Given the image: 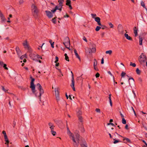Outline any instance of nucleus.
Wrapping results in <instances>:
<instances>
[{
    "instance_id": "obj_1",
    "label": "nucleus",
    "mask_w": 147,
    "mask_h": 147,
    "mask_svg": "<svg viewBox=\"0 0 147 147\" xmlns=\"http://www.w3.org/2000/svg\"><path fill=\"white\" fill-rule=\"evenodd\" d=\"M35 81L34 78H32L31 80L30 83V88H31L32 93L34 94L36 96H37V94L36 93L35 86L34 84V82Z\"/></svg>"
},
{
    "instance_id": "obj_2",
    "label": "nucleus",
    "mask_w": 147,
    "mask_h": 147,
    "mask_svg": "<svg viewBox=\"0 0 147 147\" xmlns=\"http://www.w3.org/2000/svg\"><path fill=\"white\" fill-rule=\"evenodd\" d=\"M146 56L144 55V54L143 53H142L141 55L138 58V60L140 63L142 64L146 60Z\"/></svg>"
},
{
    "instance_id": "obj_3",
    "label": "nucleus",
    "mask_w": 147,
    "mask_h": 147,
    "mask_svg": "<svg viewBox=\"0 0 147 147\" xmlns=\"http://www.w3.org/2000/svg\"><path fill=\"white\" fill-rule=\"evenodd\" d=\"M37 89L39 91V97L40 100H41V96L42 94L44 93V90L42 88V87L39 83H38L36 85Z\"/></svg>"
},
{
    "instance_id": "obj_4",
    "label": "nucleus",
    "mask_w": 147,
    "mask_h": 147,
    "mask_svg": "<svg viewBox=\"0 0 147 147\" xmlns=\"http://www.w3.org/2000/svg\"><path fill=\"white\" fill-rule=\"evenodd\" d=\"M32 10L33 11L34 14H33V16H35V15L37 16L39 11L37 7L34 4H32L31 5Z\"/></svg>"
},
{
    "instance_id": "obj_5",
    "label": "nucleus",
    "mask_w": 147,
    "mask_h": 147,
    "mask_svg": "<svg viewBox=\"0 0 147 147\" xmlns=\"http://www.w3.org/2000/svg\"><path fill=\"white\" fill-rule=\"evenodd\" d=\"M63 5H56L55 7L53 9L51 10V11L53 13H55L56 11V10H59L60 12L62 11V9Z\"/></svg>"
},
{
    "instance_id": "obj_6",
    "label": "nucleus",
    "mask_w": 147,
    "mask_h": 147,
    "mask_svg": "<svg viewBox=\"0 0 147 147\" xmlns=\"http://www.w3.org/2000/svg\"><path fill=\"white\" fill-rule=\"evenodd\" d=\"M45 12L46 13L47 16L48 17V18L50 19L52 18L53 16V13L51 11H49L46 10Z\"/></svg>"
},
{
    "instance_id": "obj_7",
    "label": "nucleus",
    "mask_w": 147,
    "mask_h": 147,
    "mask_svg": "<svg viewBox=\"0 0 147 147\" xmlns=\"http://www.w3.org/2000/svg\"><path fill=\"white\" fill-rule=\"evenodd\" d=\"M115 133L117 134V135H118V134L115 132ZM119 136H121V137L123 138V142L125 143H131L132 142L131 140L128 138L125 137H123L122 136L120 135H119Z\"/></svg>"
},
{
    "instance_id": "obj_8",
    "label": "nucleus",
    "mask_w": 147,
    "mask_h": 147,
    "mask_svg": "<svg viewBox=\"0 0 147 147\" xmlns=\"http://www.w3.org/2000/svg\"><path fill=\"white\" fill-rule=\"evenodd\" d=\"M16 51L17 53L19 56H20L21 55V53L20 50V49L19 47H16Z\"/></svg>"
},
{
    "instance_id": "obj_9",
    "label": "nucleus",
    "mask_w": 147,
    "mask_h": 147,
    "mask_svg": "<svg viewBox=\"0 0 147 147\" xmlns=\"http://www.w3.org/2000/svg\"><path fill=\"white\" fill-rule=\"evenodd\" d=\"M96 49L95 48L92 47V49H88V52L89 53H94L95 52Z\"/></svg>"
},
{
    "instance_id": "obj_10",
    "label": "nucleus",
    "mask_w": 147,
    "mask_h": 147,
    "mask_svg": "<svg viewBox=\"0 0 147 147\" xmlns=\"http://www.w3.org/2000/svg\"><path fill=\"white\" fill-rule=\"evenodd\" d=\"M134 34L135 35V36H138V29L135 26L134 28Z\"/></svg>"
},
{
    "instance_id": "obj_11",
    "label": "nucleus",
    "mask_w": 147,
    "mask_h": 147,
    "mask_svg": "<svg viewBox=\"0 0 147 147\" xmlns=\"http://www.w3.org/2000/svg\"><path fill=\"white\" fill-rule=\"evenodd\" d=\"M23 45L25 47V48H27L28 49H29V46L28 45L27 41L26 40L23 43Z\"/></svg>"
},
{
    "instance_id": "obj_12",
    "label": "nucleus",
    "mask_w": 147,
    "mask_h": 147,
    "mask_svg": "<svg viewBox=\"0 0 147 147\" xmlns=\"http://www.w3.org/2000/svg\"><path fill=\"white\" fill-rule=\"evenodd\" d=\"M124 36L127 39L130 40H132V38L129 36L127 34L125 33L124 34Z\"/></svg>"
},
{
    "instance_id": "obj_13",
    "label": "nucleus",
    "mask_w": 147,
    "mask_h": 147,
    "mask_svg": "<svg viewBox=\"0 0 147 147\" xmlns=\"http://www.w3.org/2000/svg\"><path fill=\"white\" fill-rule=\"evenodd\" d=\"M75 85V82L74 81V75H73L72 78L71 80V86L72 87L74 86Z\"/></svg>"
},
{
    "instance_id": "obj_14",
    "label": "nucleus",
    "mask_w": 147,
    "mask_h": 147,
    "mask_svg": "<svg viewBox=\"0 0 147 147\" xmlns=\"http://www.w3.org/2000/svg\"><path fill=\"white\" fill-rule=\"evenodd\" d=\"M1 15L2 16H1L0 17L1 18L2 21V22H5L6 21V20L4 16L3 15Z\"/></svg>"
},
{
    "instance_id": "obj_15",
    "label": "nucleus",
    "mask_w": 147,
    "mask_h": 147,
    "mask_svg": "<svg viewBox=\"0 0 147 147\" xmlns=\"http://www.w3.org/2000/svg\"><path fill=\"white\" fill-rule=\"evenodd\" d=\"M30 57L33 60H35L36 59V56L33 54H31L30 55Z\"/></svg>"
},
{
    "instance_id": "obj_16",
    "label": "nucleus",
    "mask_w": 147,
    "mask_h": 147,
    "mask_svg": "<svg viewBox=\"0 0 147 147\" xmlns=\"http://www.w3.org/2000/svg\"><path fill=\"white\" fill-rule=\"evenodd\" d=\"M55 94L56 96H59V93L58 89L57 88L55 89Z\"/></svg>"
},
{
    "instance_id": "obj_17",
    "label": "nucleus",
    "mask_w": 147,
    "mask_h": 147,
    "mask_svg": "<svg viewBox=\"0 0 147 147\" xmlns=\"http://www.w3.org/2000/svg\"><path fill=\"white\" fill-rule=\"evenodd\" d=\"M139 45H142V40H143L142 38L140 36H139Z\"/></svg>"
},
{
    "instance_id": "obj_18",
    "label": "nucleus",
    "mask_w": 147,
    "mask_h": 147,
    "mask_svg": "<svg viewBox=\"0 0 147 147\" xmlns=\"http://www.w3.org/2000/svg\"><path fill=\"white\" fill-rule=\"evenodd\" d=\"M5 141L6 142L7 144H9V141L8 140V138L7 135H5L4 136Z\"/></svg>"
},
{
    "instance_id": "obj_19",
    "label": "nucleus",
    "mask_w": 147,
    "mask_h": 147,
    "mask_svg": "<svg viewBox=\"0 0 147 147\" xmlns=\"http://www.w3.org/2000/svg\"><path fill=\"white\" fill-rule=\"evenodd\" d=\"M63 44L64 45L66 48V47L70 46V42H63Z\"/></svg>"
},
{
    "instance_id": "obj_20",
    "label": "nucleus",
    "mask_w": 147,
    "mask_h": 147,
    "mask_svg": "<svg viewBox=\"0 0 147 147\" xmlns=\"http://www.w3.org/2000/svg\"><path fill=\"white\" fill-rule=\"evenodd\" d=\"M82 114V111L78 109V111H77V115L78 117L79 116H81Z\"/></svg>"
},
{
    "instance_id": "obj_21",
    "label": "nucleus",
    "mask_w": 147,
    "mask_h": 147,
    "mask_svg": "<svg viewBox=\"0 0 147 147\" xmlns=\"http://www.w3.org/2000/svg\"><path fill=\"white\" fill-rule=\"evenodd\" d=\"M65 42H70V40L69 37H65L64 40Z\"/></svg>"
},
{
    "instance_id": "obj_22",
    "label": "nucleus",
    "mask_w": 147,
    "mask_h": 147,
    "mask_svg": "<svg viewBox=\"0 0 147 147\" xmlns=\"http://www.w3.org/2000/svg\"><path fill=\"white\" fill-rule=\"evenodd\" d=\"M55 17L53 18L52 20V22L54 24H56V18H57L56 16L55 15Z\"/></svg>"
},
{
    "instance_id": "obj_23",
    "label": "nucleus",
    "mask_w": 147,
    "mask_h": 147,
    "mask_svg": "<svg viewBox=\"0 0 147 147\" xmlns=\"http://www.w3.org/2000/svg\"><path fill=\"white\" fill-rule=\"evenodd\" d=\"M136 72L138 74L140 75V74L141 71L139 69V68H137L136 70Z\"/></svg>"
},
{
    "instance_id": "obj_24",
    "label": "nucleus",
    "mask_w": 147,
    "mask_h": 147,
    "mask_svg": "<svg viewBox=\"0 0 147 147\" xmlns=\"http://www.w3.org/2000/svg\"><path fill=\"white\" fill-rule=\"evenodd\" d=\"M64 56H65V59L67 61H69V59L68 56H67V54L66 53H65L64 54Z\"/></svg>"
},
{
    "instance_id": "obj_25",
    "label": "nucleus",
    "mask_w": 147,
    "mask_h": 147,
    "mask_svg": "<svg viewBox=\"0 0 147 147\" xmlns=\"http://www.w3.org/2000/svg\"><path fill=\"white\" fill-rule=\"evenodd\" d=\"M141 5L145 9H146V7L145 4L143 1H142L141 2Z\"/></svg>"
},
{
    "instance_id": "obj_26",
    "label": "nucleus",
    "mask_w": 147,
    "mask_h": 147,
    "mask_svg": "<svg viewBox=\"0 0 147 147\" xmlns=\"http://www.w3.org/2000/svg\"><path fill=\"white\" fill-rule=\"evenodd\" d=\"M94 20L95 21H96L97 22H98L99 21H100V18L98 17H96L94 19Z\"/></svg>"
},
{
    "instance_id": "obj_27",
    "label": "nucleus",
    "mask_w": 147,
    "mask_h": 147,
    "mask_svg": "<svg viewBox=\"0 0 147 147\" xmlns=\"http://www.w3.org/2000/svg\"><path fill=\"white\" fill-rule=\"evenodd\" d=\"M71 4V1L70 0H67L66 1V5H69Z\"/></svg>"
},
{
    "instance_id": "obj_28",
    "label": "nucleus",
    "mask_w": 147,
    "mask_h": 147,
    "mask_svg": "<svg viewBox=\"0 0 147 147\" xmlns=\"http://www.w3.org/2000/svg\"><path fill=\"white\" fill-rule=\"evenodd\" d=\"M94 64L93 66H97V63L96 60V59H94L93 60Z\"/></svg>"
},
{
    "instance_id": "obj_29",
    "label": "nucleus",
    "mask_w": 147,
    "mask_h": 147,
    "mask_svg": "<svg viewBox=\"0 0 147 147\" xmlns=\"http://www.w3.org/2000/svg\"><path fill=\"white\" fill-rule=\"evenodd\" d=\"M64 0H58V2L59 3V5H63V2Z\"/></svg>"
},
{
    "instance_id": "obj_30",
    "label": "nucleus",
    "mask_w": 147,
    "mask_h": 147,
    "mask_svg": "<svg viewBox=\"0 0 147 147\" xmlns=\"http://www.w3.org/2000/svg\"><path fill=\"white\" fill-rule=\"evenodd\" d=\"M113 140H114L113 142V143L115 144L119 142H122L120 141L119 140H116L115 139H113Z\"/></svg>"
},
{
    "instance_id": "obj_31",
    "label": "nucleus",
    "mask_w": 147,
    "mask_h": 147,
    "mask_svg": "<svg viewBox=\"0 0 147 147\" xmlns=\"http://www.w3.org/2000/svg\"><path fill=\"white\" fill-rule=\"evenodd\" d=\"M122 123L123 124H126V121L125 119H124V118H122Z\"/></svg>"
},
{
    "instance_id": "obj_32",
    "label": "nucleus",
    "mask_w": 147,
    "mask_h": 147,
    "mask_svg": "<svg viewBox=\"0 0 147 147\" xmlns=\"http://www.w3.org/2000/svg\"><path fill=\"white\" fill-rule=\"evenodd\" d=\"M101 28V27L100 26H97L95 29V30L96 31H98Z\"/></svg>"
},
{
    "instance_id": "obj_33",
    "label": "nucleus",
    "mask_w": 147,
    "mask_h": 147,
    "mask_svg": "<svg viewBox=\"0 0 147 147\" xmlns=\"http://www.w3.org/2000/svg\"><path fill=\"white\" fill-rule=\"evenodd\" d=\"M112 52V51L111 50H109L107 51H106V54H109L110 55H111Z\"/></svg>"
},
{
    "instance_id": "obj_34",
    "label": "nucleus",
    "mask_w": 147,
    "mask_h": 147,
    "mask_svg": "<svg viewBox=\"0 0 147 147\" xmlns=\"http://www.w3.org/2000/svg\"><path fill=\"white\" fill-rule=\"evenodd\" d=\"M101 28L103 30L107 28V27L104 25H102V26H101Z\"/></svg>"
},
{
    "instance_id": "obj_35",
    "label": "nucleus",
    "mask_w": 147,
    "mask_h": 147,
    "mask_svg": "<svg viewBox=\"0 0 147 147\" xmlns=\"http://www.w3.org/2000/svg\"><path fill=\"white\" fill-rule=\"evenodd\" d=\"M130 65L134 67H135L136 66V64L135 63H133L132 62H131L130 63Z\"/></svg>"
},
{
    "instance_id": "obj_36",
    "label": "nucleus",
    "mask_w": 147,
    "mask_h": 147,
    "mask_svg": "<svg viewBox=\"0 0 147 147\" xmlns=\"http://www.w3.org/2000/svg\"><path fill=\"white\" fill-rule=\"evenodd\" d=\"M78 118L80 121L82 122L83 121V119L82 116L78 117Z\"/></svg>"
},
{
    "instance_id": "obj_37",
    "label": "nucleus",
    "mask_w": 147,
    "mask_h": 147,
    "mask_svg": "<svg viewBox=\"0 0 147 147\" xmlns=\"http://www.w3.org/2000/svg\"><path fill=\"white\" fill-rule=\"evenodd\" d=\"M74 52L75 55L76 56V57L79 56L78 55V53H77V51L76 49H75L74 50Z\"/></svg>"
},
{
    "instance_id": "obj_38",
    "label": "nucleus",
    "mask_w": 147,
    "mask_h": 147,
    "mask_svg": "<svg viewBox=\"0 0 147 147\" xmlns=\"http://www.w3.org/2000/svg\"><path fill=\"white\" fill-rule=\"evenodd\" d=\"M79 135L78 134H77L76 135V139L77 140H78V142H79Z\"/></svg>"
},
{
    "instance_id": "obj_39",
    "label": "nucleus",
    "mask_w": 147,
    "mask_h": 147,
    "mask_svg": "<svg viewBox=\"0 0 147 147\" xmlns=\"http://www.w3.org/2000/svg\"><path fill=\"white\" fill-rule=\"evenodd\" d=\"M70 136H71L72 137V140L73 141V142H74L75 143H76V141L75 139V138L74 137V136L73 135H70Z\"/></svg>"
},
{
    "instance_id": "obj_40",
    "label": "nucleus",
    "mask_w": 147,
    "mask_h": 147,
    "mask_svg": "<svg viewBox=\"0 0 147 147\" xmlns=\"http://www.w3.org/2000/svg\"><path fill=\"white\" fill-rule=\"evenodd\" d=\"M125 74L126 73L125 72L122 71L121 74V78L123 77L125 75Z\"/></svg>"
},
{
    "instance_id": "obj_41",
    "label": "nucleus",
    "mask_w": 147,
    "mask_h": 147,
    "mask_svg": "<svg viewBox=\"0 0 147 147\" xmlns=\"http://www.w3.org/2000/svg\"><path fill=\"white\" fill-rule=\"evenodd\" d=\"M3 67L4 68V69L6 70H8V68L7 67V65L5 64H4L3 65Z\"/></svg>"
},
{
    "instance_id": "obj_42",
    "label": "nucleus",
    "mask_w": 147,
    "mask_h": 147,
    "mask_svg": "<svg viewBox=\"0 0 147 147\" xmlns=\"http://www.w3.org/2000/svg\"><path fill=\"white\" fill-rule=\"evenodd\" d=\"M51 133L53 136H55L56 134V132L54 131L53 130L51 131Z\"/></svg>"
},
{
    "instance_id": "obj_43",
    "label": "nucleus",
    "mask_w": 147,
    "mask_h": 147,
    "mask_svg": "<svg viewBox=\"0 0 147 147\" xmlns=\"http://www.w3.org/2000/svg\"><path fill=\"white\" fill-rule=\"evenodd\" d=\"M91 16L92 18L95 19L96 16V14H93L92 13L91 14Z\"/></svg>"
},
{
    "instance_id": "obj_44",
    "label": "nucleus",
    "mask_w": 147,
    "mask_h": 147,
    "mask_svg": "<svg viewBox=\"0 0 147 147\" xmlns=\"http://www.w3.org/2000/svg\"><path fill=\"white\" fill-rule=\"evenodd\" d=\"M109 24L110 26V28H112L113 27V25L111 22H110L109 23Z\"/></svg>"
},
{
    "instance_id": "obj_45",
    "label": "nucleus",
    "mask_w": 147,
    "mask_h": 147,
    "mask_svg": "<svg viewBox=\"0 0 147 147\" xmlns=\"http://www.w3.org/2000/svg\"><path fill=\"white\" fill-rule=\"evenodd\" d=\"M1 87L2 90L4 91V92H6L8 90L5 89L3 86H2Z\"/></svg>"
},
{
    "instance_id": "obj_46",
    "label": "nucleus",
    "mask_w": 147,
    "mask_h": 147,
    "mask_svg": "<svg viewBox=\"0 0 147 147\" xmlns=\"http://www.w3.org/2000/svg\"><path fill=\"white\" fill-rule=\"evenodd\" d=\"M126 76L129 78V79H128V81L129 83V85L130 86V84L129 80H131V78H132V77H131V76L129 77L127 75H126Z\"/></svg>"
},
{
    "instance_id": "obj_47",
    "label": "nucleus",
    "mask_w": 147,
    "mask_h": 147,
    "mask_svg": "<svg viewBox=\"0 0 147 147\" xmlns=\"http://www.w3.org/2000/svg\"><path fill=\"white\" fill-rule=\"evenodd\" d=\"M100 74L98 73H97L95 74V76L96 78H98L100 76Z\"/></svg>"
},
{
    "instance_id": "obj_48",
    "label": "nucleus",
    "mask_w": 147,
    "mask_h": 147,
    "mask_svg": "<svg viewBox=\"0 0 147 147\" xmlns=\"http://www.w3.org/2000/svg\"><path fill=\"white\" fill-rule=\"evenodd\" d=\"M26 54L25 55H22L21 56V57H20V59L22 60L23 59L24 57H26Z\"/></svg>"
},
{
    "instance_id": "obj_49",
    "label": "nucleus",
    "mask_w": 147,
    "mask_h": 147,
    "mask_svg": "<svg viewBox=\"0 0 147 147\" xmlns=\"http://www.w3.org/2000/svg\"><path fill=\"white\" fill-rule=\"evenodd\" d=\"M94 68L95 70L96 71H98L99 70L98 69L97 67V66H94Z\"/></svg>"
},
{
    "instance_id": "obj_50",
    "label": "nucleus",
    "mask_w": 147,
    "mask_h": 147,
    "mask_svg": "<svg viewBox=\"0 0 147 147\" xmlns=\"http://www.w3.org/2000/svg\"><path fill=\"white\" fill-rule=\"evenodd\" d=\"M74 147H78V143H77L76 142V143H75L74 144Z\"/></svg>"
},
{
    "instance_id": "obj_51",
    "label": "nucleus",
    "mask_w": 147,
    "mask_h": 147,
    "mask_svg": "<svg viewBox=\"0 0 147 147\" xmlns=\"http://www.w3.org/2000/svg\"><path fill=\"white\" fill-rule=\"evenodd\" d=\"M55 59H56V60H55V63H56L58 61L59 58L57 56H56L55 57Z\"/></svg>"
},
{
    "instance_id": "obj_52",
    "label": "nucleus",
    "mask_w": 147,
    "mask_h": 147,
    "mask_svg": "<svg viewBox=\"0 0 147 147\" xmlns=\"http://www.w3.org/2000/svg\"><path fill=\"white\" fill-rule=\"evenodd\" d=\"M36 57L38 58H40L41 59H42V57L39 55H37L36 56Z\"/></svg>"
},
{
    "instance_id": "obj_53",
    "label": "nucleus",
    "mask_w": 147,
    "mask_h": 147,
    "mask_svg": "<svg viewBox=\"0 0 147 147\" xmlns=\"http://www.w3.org/2000/svg\"><path fill=\"white\" fill-rule=\"evenodd\" d=\"M95 111L99 113L100 112V109H96Z\"/></svg>"
},
{
    "instance_id": "obj_54",
    "label": "nucleus",
    "mask_w": 147,
    "mask_h": 147,
    "mask_svg": "<svg viewBox=\"0 0 147 147\" xmlns=\"http://www.w3.org/2000/svg\"><path fill=\"white\" fill-rule=\"evenodd\" d=\"M138 81L140 82L141 83L142 82V80L141 78H138Z\"/></svg>"
},
{
    "instance_id": "obj_55",
    "label": "nucleus",
    "mask_w": 147,
    "mask_h": 147,
    "mask_svg": "<svg viewBox=\"0 0 147 147\" xmlns=\"http://www.w3.org/2000/svg\"><path fill=\"white\" fill-rule=\"evenodd\" d=\"M109 102H110V105L111 107L112 106V102L111 100V99L109 100Z\"/></svg>"
},
{
    "instance_id": "obj_56",
    "label": "nucleus",
    "mask_w": 147,
    "mask_h": 147,
    "mask_svg": "<svg viewBox=\"0 0 147 147\" xmlns=\"http://www.w3.org/2000/svg\"><path fill=\"white\" fill-rule=\"evenodd\" d=\"M69 17V15H68L67 13H66L65 15H64L63 16V17L64 18H65L66 17L68 18Z\"/></svg>"
},
{
    "instance_id": "obj_57",
    "label": "nucleus",
    "mask_w": 147,
    "mask_h": 147,
    "mask_svg": "<svg viewBox=\"0 0 147 147\" xmlns=\"http://www.w3.org/2000/svg\"><path fill=\"white\" fill-rule=\"evenodd\" d=\"M54 127V125H53V126H52L50 127L51 129V130L52 131L53 130Z\"/></svg>"
},
{
    "instance_id": "obj_58",
    "label": "nucleus",
    "mask_w": 147,
    "mask_h": 147,
    "mask_svg": "<svg viewBox=\"0 0 147 147\" xmlns=\"http://www.w3.org/2000/svg\"><path fill=\"white\" fill-rule=\"evenodd\" d=\"M24 1L23 0H20L19 3L20 4H21L23 3Z\"/></svg>"
},
{
    "instance_id": "obj_59",
    "label": "nucleus",
    "mask_w": 147,
    "mask_h": 147,
    "mask_svg": "<svg viewBox=\"0 0 147 147\" xmlns=\"http://www.w3.org/2000/svg\"><path fill=\"white\" fill-rule=\"evenodd\" d=\"M2 134L4 135V136H5V135H7L6 132L5 131H2Z\"/></svg>"
},
{
    "instance_id": "obj_60",
    "label": "nucleus",
    "mask_w": 147,
    "mask_h": 147,
    "mask_svg": "<svg viewBox=\"0 0 147 147\" xmlns=\"http://www.w3.org/2000/svg\"><path fill=\"white\" fill-rule=\"evenodd\" d=\"M97 24H98V25H99V26H101L102 25L101 24L100 21H99L98 22H97Z\"/></svg>"
},
{
    "instance_id": "obj_61",
    "label": "nucleus",
    "mask_w": 147,
    "mask_h": 147,
    "mask_svg": "<svg viewBox=\"0 0 147 147\" xmlns=\"http://www.w3.org/2000/svg\"><path fill=\"white\" fill-rule=\"evenodd\" d=\"M122 27V25L121 24H119L118 26V29H120Z\"/></svg>"
},
{
    "instance_id": "obj_62",
    "label": "nucleus",
    "mask_w": 147,
    "mask_h": 147,
    "mask_svg": "<svg viewBox=\"0 0 147 147\" xmlns=\"http://www.w3.org/2000/svg\"><path fill=\"white\" fill-rule=\"evenodd\" d=\"M104 63V59L103 58H102L101 59V64H103Z\"/></svg>"
},
{
    "instance_id": "obj_63",
    "label": "nucleus",
    "mask_w": 147,
    "mask_h": 147,
    "mask_svg": "<svg viewBox=\"0 0 147 147\" xmlns=\"http://www.w3.org/2000/svg\"><path fill=\"white\" fill-rule=\"evenodd\" d=\"M56 98L57 101L58 102L59 100V96H56Z\"/></svg>"
},
{
    "instance_id": "obj_64",
    "label": "nucleus",
    "mask_w": 147,
    "mask_h": 147,
    "mask_svg": "<svg viewBox=\"0 0 147 147\" xmlns=\"http://www.w3.org/2000/svg\"><path fill=\"white\" fill-rule=\"evenodd\" d=\"M82 147H87L85 144H81Z\"/></svg>"
}]
</instances>
